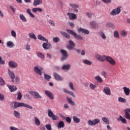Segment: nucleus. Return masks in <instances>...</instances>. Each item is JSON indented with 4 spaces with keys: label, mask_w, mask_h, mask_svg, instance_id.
<instances>
[{
    "label": "nucleus",
    "mask_w": 130,
    "mask_h": 130,
    "mask_svg": "<svg viewBox=\"0 0 130 130\" xmlns=\"http://www.w3.org/2000/svg\"><path fill=\"white\" fill-rule=\"evenodd\" d=\"M121 35H122V37H125L127 35V33L126 32L125 30H123L121 32Z\"/></svg>",
    "instance_id": "53"
},
{
    "label": "nucleus",
    "mask_w": 130,
    "mask_h": 130,
    "mask_svg": "<svg viewBox=\"0 0 130 130\" xmlns=\"http://www.w3.org/2000/svg\"><path fill=\"white\" fill-rule=\"evenodd\" d=\"M45 127L47 130H52V128L51 127V125L50 124H46Z\"/></svg>",
    "instance_id": "55"
},
{
    "label": "nucleus",
    "mask_w": 130,
    "mask_h": 130,
    "mask_svg": "<svg viewBox=\"0 0 130 130\" xmlns=\"http://www.w3.org/2000/svg\"><path fill=\"white\" fill-rule=\"evenodd\" d=\"M19 19L22 22H27V18L22 14L19 15Z\"/></svg>",
    "instance_id": "32"
},
{
    "label": "nucleus",
    "mask_w": 130,
    "mask_h": 130,
    "mask_svg": "<svg viewBox=\"0 0 130 130\" xmlns=\"http://www.w3.org/2000/svg\"><path fill=\"white\" fill-rule=\"evenodd\" d=\"M7 45L8 47H9L10 48H12V47H14V43L12 41H8L7 42Z\"/></svg>",
    "instance_id": "38"
},
{
    "label": "nucleus",
    "mask_w": 130,
    "mask_h": 130,
    "mask_svg": "<svg viewBox=\"0 0 130 130\" xmlns=\"http://www.w3.org/2000/svg\"><path fill=\"white\" fill-rule=\"evenodd\" d=\"M60 53L62 54V57H61V60L62 61L63 60H66L67 58H68V57L69 56V54H68V52L67 51L61 49L60 50Z\"/></svg>",
    "instance_id": "9"
},
{
    "label": "nucleus",
    "mask_w": 130,
    "mask_h": 130,
    "mask_svg": "<svg viewBox=\"0 0 130 130\" xmlns=\"http://www.w3.org/2000/svg\"><path fill=\"white\" fill-rule=\"evenodd\" d=\"M66 120L68 123H71L72 122V119L69 117H66Z\"/></svg>",
    "instance_id": "60"
},
{
    "label": "nucleus",
    "mask_w": 130,
    "mask_h": 130,
    "mask_svg": "<svg viewBox=\"0 0 130 130\" xmlns=\"http://www.w3.org/2000/svg\"><path fill=\"white\" fill-rule=\"evenodd\" d=\"M34 118L35 124L38 126L40 125V120H39V119H38L37 117H34Z\"/></svg>",
    "instance_id": "36"
},
{
    "label": "nucleus",
    "mask_w": 130,
    "mask_h": 130,
    "mask_svg": "<svg viewBox=\"0 0 130 130\" xmlns=\"http://www.w3.org/2000/svg\"><path fill=\"white\" fill-rule=\"evenodd\" d=\"M6 84L5 80L3 79V78L0 77V86H4Z\"/></svg>",
    "instance_id": "52"
},
{
    "label": "nucleus",
    "mask_w": 130,
    "mask_h": 130,
    "mask_svg": "<svg viewBox=\"0 0 130 130\" xmlns=\"http://www.w3.org/2000/svg\"><path fill=\"white\" fill-rule=\"evenodd\" d=\"M107 56L104 55H101L99 54H97L95 56V58L99 61H102V62H104L105 60H106V57Z\"/></svg>",
    "instance_id": "10"
},
{
    "label": "nucleus",
    "mask_w": 130,
    "mask_h": 130,
    "mask_svg": "<svg viewBox=\"0 0 130 130\" xmlns=\"http://www.w3.org/2000/svg\"><path fill=\"white\" fill-rule=\"evenodd\" d=\"M103 92L106 95H108V96H110V95H111V90H110V88L108 86L104 87Z\"/></svg>",
    "instance_id": "15"
},
{
    "label": "nucleus",
    "mask_w": 130,
    "mask_h": 130,
    "mask_svg": "<svg viewBox=\"0 0 130 130\" xmlns=\"http://www.w3.org/2000/svg\"><path fill=\"white\" fill-rule=\"evenodd\" d=\"M71 69V64H64L61 67V70L62 71H64V72H68V71H70Z\"/></svg>",
    "instance_id": "19"
},
{
    "label": "nucleus",
    "mask_w": 130,
    "mask_h": 130,
    "mask_svg": "<svg viewBox=\"0 0 130 130\" xmlns=\"http://www.w3.org/2000/svg\"><path fill=\"white\" fill-rule=\"evenodd\" d=\"M102 120H103V122H104V123H105L106 124H109V123H110L109 121V119H108V118L106 117H103L102 118Z\"/></svg>",
    "instance_id": "30"
},
{
    "label": "nucleus",
    "mask_w": 130,
    "mask_h": 130,
    "mask_svg": "<svg viewBox=\"0 0 130 130\" xmlns=\"http://www.w3.org/2000/svg\"><path fill=\"white\" fill-rule=\"evenodd\" d=\"M100 35L101 37H102V39L105 40L106 39V36H105V34L104 32L101 31L100 32Z\"/></svg>",
    "instance_id": "50"
},
{
    "label": "nucleus",
    "mask_w": 130,
    "mask_h": 130,
    "mask_svg": "<svg viewBox=\"0 0 130 130\" xmlns=\"http://www.w3.org/2000/svg\"><path fill=\"white\" fill-rule=\"evenodd\" d=\"M30 95L31 96H32L34 98H35L36 99H42V96L40 95V94H39V92L35 91H30L29 92Z\"/></svg>",
    "instance_id": "7"
},
{
    "label": "nucleus",
    "mask_w": 130,
    "mask_h": 130,
    "mask_svg": "<svg viewBox=\"0 0 130 130\" xmlns=\"http://www.w3.org/2000/svg\"><path fill=\"white\" fill-rule=\"evenodd\" d=\"M102 76H103L104 78H107V73L104 72V71H102L101 73Z\"/></svg>",
    "instance_id": "56"
},
{
    "label": "nucleus",
    "mask_w": 130,
    "mask_h": 130,
    "mask_svg": "<svg viewBox=\"0 0 130 130\" xmlns=\"http://www.w3.org/2000/svg\"><path fill=\"white\" fill-rule=\"evenodd\" d=\"M42 71H43V68L39 66H36L34 67V72L37 74L38 76H42Z\"/></svg>",
    "instance_id": "4"
},
{
    "label": "nucleus",
    "mask_w": 130,
    "mask_h": 130,
    "mask_svg": "<svg viewBox=\"0 0 130 130\" xmlns=\"http://www.w3.org/2000/svg\"><path fill=\"white\" fill-rule=\"evenodd\" d=\"M11 35L14 38H16V37H17V34L16 33V31L14 30H12L11 31Z\"/></svg>",
    "instance_id": "46"
},
{
    "label": "nucleus",
    "mask_w": 130,
    "mask_h": 130,
    "mask_svg": "<svg viewBox=\"0 0 130 130\" xmlns=\"http://www.w3.org/2000/svg\"><path fill=\"white\" fill-rule=\"evenodd\" d=\"M11 92H15L17 90V87L15 85H7Z\"/></svg>",
    "instance_id": "26"
},
{
    "label": "nucleus",
    "mask_w": 130,
    "mask_h": 130,
    "mask_svg": "<svg viewBox=\"0 0 130 130\" xmlns=\"http://www.w3.org/2000/svg\"><path fill=\"white\" fill-rule=\"evenodd\" d=\"M53 76H54V77L55 78V79L57 81H62V80H63V78H62V77H60V76H59L58 75V74H57L56 73H54Z\"/></svg>",
    "instance_id": "21"
},
{
    "label": "nucleus",
    "mask_w": 130,
    "mask_h": 130,
    "mask_svg": "<svg viewBox=\"0 0 130 130\" xmlns=\"http://www.w3.org/2000/svg\"><path fill=\"white\" fill-rule=\"evenodd\" d=\"M94 79L98 83H100L101 84L103 82V79H102V78H101L99 75L95 76Z\"/></svg>",
    "instance_id": "29"
},
{
    "label": "nucleus",
    "mask_w": 130,
    "mask_h": 130,
    "mask_svg": "<svg viewBox=\"0 0 130 130\" xmlns=\"http://www.w3.org/2000/svg\"><path fill=\"white\" fill-rule=\"evenodd\" d=\"M38 39L41 40V41H45V42H48V40L46 39L44 37L41 36V35H38Z\"/></svg>",
    "instance_id": "27"
},
{
    "label": "nucleus",
    "mask_w": 130,
    "mask_h": 130,
    "mask_svg": "<svg viewBox=\"0 0 130 130\" xmlns=\"http://www.w3.org/2000/svg\"><path fill=\"white\" fill-rule=\"evenodd\" d=\"M17 100H21L22 99V93H21V92L18 91L17 92Z\"/></svg>",
    "instance_id": "47"
},
{
    "label": "nucleus",
    "mask_w": 130,
    "mask_h": 130,
    "mask_svg": "<svg viewBox=\"0 0 130 130\" xmlns=\"http://www.w3.org/2000/svg\"><path fill=\"white\" fill-rule=\"evenodd\" d=\"M10 130H23L22 128L19 129L16 127H14V126H11L10 127Z\"/></svg>",
    "instance_id": "59"
},
{
    "label": "nucleus",
    "mask_w": 130,
    "mask_h": 130,
    "mask_svg": "<svg viewBox=\"0 0 130 130\" xmlns=\"http://www.w3.org/2000/svg\"><path fill=\"white\" fill-rule=\"evenodd\" d=\"M45 94L47 96V97H48V98H49V99H51V100H53V99H54V95L50 91L45 90Z\"/></svg>",
    "instance_id": "14"
},
{
    "label": "nucleus",
    "mask_w": 130,
    "mask_h": 130,
    "mask_svg": "<svg viewBox=\"0 0 130 130\" xmlns=\"http://www.w3.org/2000/svg\"><path fill=\"white\" fill-rule=\"evenodd\" d=\"M10 8L11 10H12L13 13H16V9L14 7V6L10 5Z\"/></svg>",
    "instance_id": "61"
},
{
    "label": "nucleus",
    "mask_w": 130,
    "mask_h": 130,
    "mask_svg": "<svg viewBox=\"0 0 130 130\" xmlns=\"http://www.w3.org/2000/svg\"><path fill=\"white\" fill-rule=\"evenodd\" d=\"M51 79V76L48 75V74H44V80L45 81H47L48 82H49L50 79Z\"/></svg>",
    "instance_id": "39"
},
{
    "label": "nucleus",
    "mask_w": 130,
    "mask_h": 130,
    "mask_svg": "<svg viewBox=\"0 0 130 130\" xmlns=\"http://www.w3.org/2000/svg\"><path fill=\"white\" fill-rule=\"evenodd\" d=\"M123 89L125 95H126V96H129V93H130L129 88L124 87H123Z\"/></svg>",
    "instance_id": "22"
},
{
    "label": "nucleus",
    "mask_w": 130,
    "mask_h": 130,
    "mask_svg": "<svg viewBox=\"0 0 130 130\" xmlns=\"http://www.w3.org/2000/svg\"><path fill=\"white\" fill-rule=\"evenodd\" d=\"M117 120H118V121H121L123 123H126V120L121 116H119V118L117 119Z\"/></svg>",
    "instance_id": "35"
},
{
    "label": "nucleus",
    "mask_w": 130,
    "mask_h": 130,
    "mask_svg": "<svg viewBox=\"0 0 130 130\" xmlns=\"http://www.w3.org/2000/svg\"><path fill=\"white\" fill-rule=\"evenodd\" d=\"M106 27L107 28H112V29H115V26L111 22H107L106 24Z\"/></svg>",
    "instance_id": "25"
},
{
    "label": "nucleus",
    "mask_w": 130,
    "mask_h": 130,
    "mask_svg": "<svg viewBox=\"0 0 130 130\" xmlns=\"http://www.w3.org/2000/svg\"><path fill=\"white\" fill-rule=\"evenodd\" d=\"M5 60H3V57L0 56V66L1 64H5Z\"/></svg>",
    "instance_id": "64"
},
{
    "label": "nucleus",
    "mask_w": 130,
    "mask_h": 130,
    "mask_svg": "<svg viewBox=\"0 0 130 130\" xmlns=\"http://www.w3.org/2000/svg\"><path fill=\"white\" fill-rule=\"evenodd\" d=\"M42 4V0H34L33 2V5L34 7H37V6H40Z\"/></svg>",
    "instance_id": "24"
},
{
    "label": "nucleus",
    "mask_w": 130,
    "mask_h": 130,
    "mask_svg": "<svg viewBox=\"0 0 130 130\" xmlns=\"http://www.w3.org/2000/svg\"><path fill=\"white\" fill-rule=\"evenodd\" d=\"M114 37H115V38H116L117 39H119V32H118V31L117 30H115L114 31Z\"/></svg>",
    "instance_id": "40"
},
{
    "label": "nucleus",
    "mask_w": 130,
    "mask_h": 130,
    "mask_svg": "<svg viewBox=\"0 0 130 130\" xmlns=\"http://www.w3.org/2000/svg\"><path fill=\"white\" fill-rule=\"evenodd\" d=\"M121 7L119 6L116 9L112 10L110 12L111 16H116V15H119L120 12H121Z\"/></svg>",
    "instance_id": "5"
},
{
    "label": "nucleus",
    "mask_w": 130,
    "mask_h": 130,
    "mask_svg": "<svg viewBox=\"0 0 130 130\" xmlns=\"http://www.w3.org/2000/svg\"><path fill=\"white\" fill-rule=\"evenodd\" d=\"M49 23L51 24V26H55V23H54V21H53V20H49Z\"/></svg>",
    "instance_id": "62"
},
{
    "label": "nucleus",
    "mask_w": 130,
    "mask_h": 130,
    "mask_svg": "<svg viewBox=\"0 0 130 130\" xmlns=\"http://www.w3.org/2000/svg\"><path fill=\"white\" fill-rule=\"evenodd\" d=\"M66 31L67 32H68V33L74 36L75 39H77L78 40H83L82 36L80 35L77 34V33H76L75 31L69 29H67Z\"/></svg>",
    "instance_id": "3"
},
{
    "label": "nucleus",
    "mask_w": 130,
    "mask_h": 130,
    "mask_svg": "<svg viewBox=\"0 0 130 130\" xmlns=\"http://www.w3.org/2000/svg\"><path fill=\"white\" fill-rule=\"evenodd\" d=\"M8 74L9 76V77L11 78V81L12 82H15V73H14V72H12V71H10V69H8Z\"/></svg>",
    "instance_id": "17"
},
{
    "label": "nucleus",
    "mask_w": 130,
    "mask_h": 130,
    "mask_svg": "<svg viewBox=\"0 0 130 130\" xmlns=\"http://www.w3.org/2000/svg\"><path fill=\"white\" fill-rule=\"evenodd\" d=\"M58 128H62L64 127V122L63 121H60L57 125Z\"/></svg>",
    "instance_id": "28"
},
{
    "label": "nucleus",
    "mask_w": 130,
    "mask_h": 130,
    "mask_svg": "<svg viewBox=\"0 0 130 130\" xmlns=\"http://www.w3.org/2000/svg\"><path fill=\"white\" fill-rule=\"evenodd\" d=\"M14 115L16 117V118H20V113L17 111H14Z\"/></svg>",
    "instance_id": "45"
},
{
    "label": "nucleus",
    "mask_w": 130,
    "mask_h": 130,
    "mask_svg": "<svg viewBox=\"0 0 130 130\" xmlns=\"http://www.w3.org/2000/svg\"><path fill=\"white\" fill-rule=\"evenodd\" d=\"M118 101L119 102H121V103H125V102H126V100L125 99H123L121 97H119L118 99Z\"/></svg>",
    "instance_id": "43"
},
{
    "label": "nucleus",
    "mask_w": 130,
    "mask_h": 130,
    "mask_svg": "<svg viewBox=\"0 0 130 130\" xmlns=\"http://www.w3.org/2000/svg\"><path fill=\"white\" fill-rule=\"evenodd\" d=\"M0 100L1 101H5V95L4 94H2L0 93Z\"/></svg>",
    "instance_id": "63"
},
{
    "label": "nucleus",
    "mask_w": 130,
    "mask_h": 130,
    "mask_svg": "<svg viewBox=\"0 0 130 130\" xmlns=\"http://www.w3.org/2000/svg\"><path fill=\"white\" fill-rule=\"evenodd\" d=\"M90 25L91 26V27L92 28H93L94 29H95V28H96V26H97V23L95 22V21H91L90 22Z\"/></svg>",
    "instance_id": "37"
},
{
    "label": "nucleus",
    "mask_w": 130,
    "mask_h": 130,
    "mask_svg": "<svg viewBox=\"0 0 130 130\" xmlns=\"http://www.w3.org/2000/svg\"><path fill=\"white\" fill-rule=\"evenodd\" d=\"M89 88L90 89H91V90H95V89L96 88V85L90 83L89 84Z\"/></svg>",
    "instance_id": "44"
},
{
    "label": "nucleus",
    "mask_w": 130,
    "mask_h": 130,
    "mask_svg": "<svg viewBox=\"0 0 130 130\" xmlns=\"http://www.w3.org/2000/svg\"><path fill=\"white\" fill-rule=\"evenodd\" d=\"M82 61L85 64H87V66H92V62L88 59H83Z\"/></svg>",
    "instance_id": "34"
},
{
    "label": "nucleus",
    "mask_w": 130,
    "mask_h": 130,
    "mask_svg": "<svg viewBox=\"0 0 130 130\" xmlns=\"http://www.w3.org/2000/svg\"><path fill=\"white\" fill-rule=\"evenodd\" d=\"M42 46L44 49H45V50L51 49V48H52V45H51V44L48 42H48L44 43L42 45Z\"/></svg>",
    "instance_id": "13"
},
{
    "label": "nucleus",
    "mask_w": 130,
    "mask_h": 130,
    "mask_svg": "<svg viewBox=\"0 0 130 130\" xmlns=\"http://www.w3.org/2000/svg\"><path fill=\"white\" fill-rule=\"evenodd\" d=\"M98 123H100V119H94L92 120L89 119L87 121V124L90 126L96 125V124H98Z\"/></svg>",
    "instance_id": "6"
},
{
    "label": "nucleus",
    "mask_w": 130,
    "mask_h": 130,
    "mask_svg": "<svg viewBox=\"0 0 130 130\" xmlns=\"http://www.w3.org/2000/svg\"><path fill=\"white\" fill-rule=\"evenodd\" d=\"M18 107H25L28 109H33V107L28 104L24 103L14 102V109L18 108Z\"/></svg>",
    "instance_id": "2"
},
{
    "label": "nucleus",
    "mask_w": 130,
    "mask_h": 130,
    "mask_svg": "<svg viewBox=\"0 0 130 130\" xmlns=\"http://www.w3.org/2000/svg\"><path fill=\"white\" fill-rule=\"evenodd\" d=\"M28 37L31 39H34L35 40H36V39H37L36 36H35V34H34V33L33 32H30L28 34Z\"/></svg>",
    "instance_id": "31"
},
{
    "label": "nucleus",
    "mask_w": 130,
    "mask_h": 130,
    "mask_svg": "<svg viewBox=\"0 0 130 130\" xmlns=\"http://www.w3.org/2000/svg\"><path fill=\"white\" fill-rule=\"evenodd\" d=\"M69 45H67V48L69 50H75V46H76V45L75 44V43L72 40L69 41Z\"/></svg>",
    "instance_id": "12"
},
{
    "label": "nucleus",
    "mask_w": 130,
    "mask_h": 130,
    "mask_svg": "<svg viewBox=\"0 0 130 130\" xmlns=\"http://www.w3.org/2000/svg\"><path fill=\"white\" fill-rule=\"evenodd\" d=\"M47 114H48V116L52 118V120H57V116L54 115L52 111H51L50 109L48 110Z\"/></svg>",
    "instance_id": "8"
},
{
    "label": "nucleus",
    "mask_w": 130,
    "mask_h": 130,
    "mask_svg": "<svg viewBox=\"0 0 130 130\" xmlns=\"http://www.w3.org/2000/svg\"><path fill=\"white\" fill-rule=\"evenodd\" d=\"M25 49L27 51H30V45H29V44L26 43L25 44Z\"/></svg>",
    "instance_id": "57"
},
{
    "label": "nucleus",
    "mask_w": 130,
    "mask_h": 130,
    "mask_svg": "<svg viewBox=\"0 0 130 130\" xmlns=\"http://www.w3.org/2000/svg\"><path fill=\"white\" fill-rule=\"evenodd\" d=\"M69 87L72 91H75V88H74V84L72 82H69Z\"/></svg>",
    "instance_id": "54"
},
{
    "label": "nucleus",
    "mask_w": 130,
    "mask_h": 130,
    "mask_svg": "<svg viewBox=\"0 0 130 130\" xmlns=\"http://www.w3.org/2000/svg\"><path fill=\"white\" fill-rule=\"evenodd\" d=\"M26 13L31 17L35 18V16L31 13V10L30 9H26Z\"/></svg>",
    "instance_id": "41"
},
{
    "label": "nucleus",
    "mask_w": 130,
    "mask_h": 130,
    "mask_svg": "<svg viewBox=\"0 0 130 130\" xmlns=\"http://www.w3.org/2000/svg\"><path fill=\"white\" fill-rule=\"evenodd\" d=\"M67 101L71 104V105H73V106H75V104L74 101L72 100V99L69 98V97L67 98Z\"/></svg>",
    "instance_id": "42"
},
{
    "label": "nucleus",
    "mask_w": 130,
    "mask_h": 130,
    "mask_svg": "<svg viewBox=\"0 0 130 130\" xmlns=\"http://www.w3.org/2000/svg\"><path fill=\"white\" fill-rule=\"evenodd\" d=\"M106 60H107L108 62L110 63L111 66H115L116 64V61H115V60L109 56H107Z\"/></svg>",
    "instance_id": "11"
},
{
    "label": "nucleus",
    "mask_w": 130,
    "mask_h": 130,
    "mask_svg": "<svg viewBox=\"0 0 130 130\" xmlns=\"http://www.w3.org/2000/svg\"><path fill=\"white\" fill-rule=\"evenodd\" d=\"M37 56H38V57H40V58H42V59H43V58H44V55H43V54H42L40 52H38L37 53Z\"/></svg>",
    "instance_id": "49"
},
{
    "label": "nucleus",
    "mask_w": 130,
    "mask_h": 130,
    "mask_svg": "<svg viewBox=\"0 0 130 130\" xmlns=\"http://www.w3.org/2000/svg\"><path fill=\"white\" fill-rule=\"evenodd\" d=\"M60 33L61 35H62V36H63L67 39H70V38H71V36H70V35H69L68 33H67L64 31H60Z\"/></svg>",
    "instance_id": "23"
},
{
    "label": "nucleus",
    "mask_w": 130,
    "mask_h": 130,
    "mask_svg": "<svg viewBox=\"0 0 130 130\" xmlns=\"http://www.w3.org/2000/svg\"><path fill=\"white\" fill-rule=\"evenodd\" d=\"M73 121L75 123H79V122H81V119L77 117L76 116H74L73 117Z\"/></svg>",
    "instance_id": "33"
},
{
    "label": "nucleus",
    "mask_w": 130,
    "mask_h": 130,
    "mask_svg": "<svg viewBox=\"0 0 130 130\" xmlns=\"http://www.w3.org/2000/svg\"><path fill=\"white\" fill-rule=\"evenodd\" d=\"M53 41L55 43H57V42H58V41H59V38L58 37L53 38Z\"/></svg>",
    "instance_id": "58"
},
{
    "label": "nucleus",
    "mask_w": 130,
    "mask_h": 130,
    "mask_svg": "<svg viewBox=\"0 0 130 130\" xmlns=\"http://www.w3.org/2000/svg\"><path fill=\"white\" fill-rule=\"evenodd\" d=\"M86 15L88 18H91L93 16V13H92V12H87L86 13Z\"/></svg>",
    "instance_id": "51"
},
{
    "label": "nucleus",
    "mask_w": 130,
    "mask_h": 130,
    "mask_svg": "<svg viewBox=\"0 0 130 130\" xmlns=\"http://www.w3.org/2000/svg\"><path fill=\"white\" fill-rule=\"evenodd\" d=\"M69 7L71 8L69 10V12L67 13V16H68L70 20H77V14L79 13V8H80V5L79 4L75 3H69ZM75 13L76 14H75Z\"/></svg>",
    "instance_id": "1"
},
{
    "label": "nucleus",
    "mask_w": 130,
    "mask_h": 130,
    "mask_svg": "<svg viewBox=\"0 0 130 130\" xmlns=\"http://www.w3.org/2000/svg\"><path fill=\"white\" fill-rule=\"evenodd\" d=\"M63 91L64 93L69 94V95H70V96H72L74 98H76V95H75V93H74V92L67 89L66 88H63Z\"/></svg>",
    "instance_id": "20"
},
{
    "label": "nucleus",
    "mask_w": 130,
    "mask_h": 130,
    "mask_svg": "<svg viewBox=\"0 0 130 130\" xmlns=\"http://www.w3.org/2000/svg\"><path fill=\"white\" fill-rule=\"evenodd\" d=\"M9 66L12 69H16L18 67V63L14 61H10L9 62Z\"/></svg>",
    "instance_id": "18"
},
{
    "label": "nucleus",
    "mask_w": 130,
    "mask_h": 130,
    "mask_svg": "<svg viewBox=\"0 0 130 130\" xmlns=\"http://www.w3.org/2000/svg\"><path fill=\"white\" fill-rule=\"evenodd\" d=\"M77 32L78 33H84V34H86V35H88V34H90V31H89V30L88 29H85V28H83L82 27L79 28L77 29Z\"/></svg>",
    "instance_id": "16"
},
{
    "label": "nucleus",
    "mask_w": 130,
    "mask_h": 130,
    "mask_svg": "<svg viewBox=\"0 0 130 130\" xmlns=\"http://www.w3.org/2000/svg\"><path fill=\"white\" fill-rule=\"evenodd\" d=\"M124 112L125 118H126V119H128L129 120H130V114L126 111H124Z\"/></svg>",
    "instance_id": "48"
}]
</instances>
